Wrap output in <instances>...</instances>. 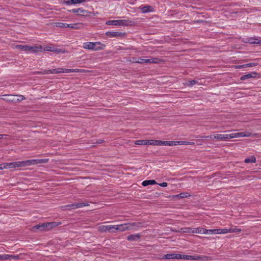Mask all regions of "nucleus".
<instances>
[{
  "label": "nucleus",
  "instance_id": "obj_31",
  "mask_svg": "<svg viewBox=\"0 0 261 261\" xmlns=\"http://www.w3.org/2000/svg\"><path fill=\"white\" fill-rule=\"evenodd\" d=\"M205 234H219L218 229H205Z\"/></svg>",
  "mask_w": 261,
  "mask_h": 261
},
{
  "label": "nucleus",
  "instance_id": "obj_6",
  "mask_svg": "<svg viewBox=\"0 0 261 261\" xmlns=\"http://www.w3.org/2000/svg\"><path fill=\"white\" fill-rule=\"evenodd\" d=\"M159 59L158 58H150L148 59H144L142 58H139L138 59V62L140 64H143V63H159Z\"/></svg>",
  "mask_w": 261,
  "mask_h": 261
},
{
  "label": "nucleus",
  "instance_id": "obj_13",
  "mask_svg": "<svg viewBox=\"0 0 261 261\" xmlns=\"http://www.w3.org/2000/svg\"><path fill=\"white\" fill-rule=\"evenodd\" d=\"M139 9L141 11L144 13L151 12L154 11L153 7L149 5H142L139 7Z\"/></svg>",
  "mask_w": 261,
  "mask_h": 261
},
{
  "label": "nucleus",
  "instance_id": "obj_34",
  "mask_svg": "<svg viewBox=\"0 0 261 261\" xmlns=\"http://www.w3.org/2000/svg\"><path fill=\"white\" fill-rule=\"evenodd\" d=\"M219 234L230 233V228L218 229Z\"/></svg>",
  "mask_w": 261,
  "mask_h": 261
},
{
  "label": "nucleus",
  "instance_id": "obj_47",
  "mask_svg": "<svg viewBox=\"0 0 261 261\" xmlns=\"http://www.w3.org/2000/svg\"><path fill=\"white\" fill-rule=\"evenodd\" d=\"M74 72H85V70L84 69H74Z\"/></svg>",
  "mask_w": 261,
  "mask_h": 261
},
{
  "label": "nucleus",
  "instance_id": "obj_8",
  "mask_svg": "<svg viewBox=\"0 0 261 261\" xmlns=\"http://www.w3.org/2000/svg\"><path fill=\"white\" fill-rule=\"evenodd\" d=\"M200 257L198 255H187L184 254H178L177 259H182L186 260H198Z\"/></svg>",
  "mask_w": 261,
  "mask_h": 261
},
{
  "label": "nucleus",
  "instance_id": "obj_29",
  "mask_svg": "<svg viewBox=\"0 0 261 261\" xmlns=\"http://www.w3.org/2000/svg\"><path fill=\"white\" fill-rule=\"evenodd\" d=\"M135 144L138 145H148V140H139L135 142Z\"/></svg>",
  "mask_w": 261,
  "mask_h": 261
},
{
  "label": "nucleus",
  "instance_id": "obj_45",
  "mask_svg": "<svg viewBox=\"0 0 261 261\" xmlns=\"http://www.w3.org/2000/svg\"><path fill=\"white\" fill-rule=\"evenodd\" d=\"M257 64L256 63H248V64H245V66H246V67H253V66H256Z\"/></svg>",
  "mask_w": 261,
  "mask_h": 261
},
{
  "label": "nucleus",
  "instance_id": "obj_21",
  "mask_svg": "<svg viewBox=\"0 0 261 261\" xmlns=\"http://www.w3.org/2000/svg\"><path fill=\"white\" fill-rule=\"evenodd\" d=\"M61 224V222H49V223H46L45 226H47V230H49L51 229V228L55 227Z\"/></svg>",
  "mask_w": 261,
  "mask_h": 261
},
{
  "label": "nucleus",
  "instance_id": "obj_55",
  "mask_svg": "<svg viewBox=\"0 0 261 261\" xmlns=\"http://www.w3.org/2000/svg\"><path fill=\"white\" fill-rule=\"evenodd\" d=\"M6 136H7V135H5V134H4V135H1V134H0V139H3V138H5Z\"/></svg>",
  "mask_w": 261,
  "mask_h": 261
},
{
  "label": "nucleus",
  "instance_id": "obj_37",
  "mask_svg": "<svg viewBox=\"0 0 261 261\" xmlns=\"http://www.w3.org/2000/svg\"><path fill=\"white\" fill-rule=\"evenodd\" d=\"M158 140H148V145H158Z\"/></svg>",
  "mask_w": 261,
  "mask_h": 261
},
{
  "label": "nucleus",
  "instance_id": "obj_26",
  "mask_svg": "<svg viewBox=\"0 0 261 261\" xmlns=\"http://www.w3.org/2000/svg\"><path fill=\"white\" fill-rule=\"evenodd\" d=\"M29 45H17L15 46V48L17 49H20L22 51H24L26 53H28V49Z\"/></svg>",
  "mask_w": 261,
  "mask_h": 261
},
{
  "label": "nucleus",
  "instance_id": "obj_25",
  "mask_svg": "<svg viewBox=\"0 0 261 261\" xmlns=\"http://www.w3.org/2000/svg\"><path fill=\"white\" fill-rule=\"evenodd\" d=\"M38 73L42 74H58L57 68L54 69L45 70L43 72H39Z\"/></svg>",
  "mask_w": 261,
  "mask_h": 261
},
{
  "label": "nucleus",
  "instance_id": "obj_14",
  "mask_svg": "<svg viewBox=\"0 0 261 261\" xmlns=\"http://www.w3.org/2000/svg\"><path fill=\"white\" fill-rule=\"evenodd\" d=\"M28 49V53H36L41 51L42 49V47L41 45L31 46H29Z\"/></svg>",
  "mask_w": 261,
  "mask_h": 261
},
{
  "label": "nucleus",
  "instance_id": "obj_42",
  "mask_svg": "<svg viewBox=\"0 0 261 261\" xmlns=\"http://www.w3.org/2000/svg\"><path fill=\"white\" fill-rule=\"evenodd\" d=\"M230 233L233 232H240L241 230L240 228H230Z\"/></svg>",
  "mask_w": 261,
  "mask_h": 261
},
{
  "label": "nucleus",
  "instance_id": "obj_19",
  "mask_svg": "<svg viewBox=\"0 0 261 261\" xmlns=\"http://www.w3.org/2000/svg\"><path fill=\"white\" fill-rule=\"evenodd\" d=\"M257 73L255 72H252L251 73L242 75L240 77V79H241V80L244 81V80H248L250 78L255 77L256 76V75H257Z\"/></svg>",
  "mask_w": 261,
  "mask_h": 261
},
{
  "label": "nucleus",
  "instance_id": "obj_48",
  "mask_svg": "<svg viewBox=\"0 0 261 261\" xmlns=\"http://www.w3.org/2000/svg\"><path fill=\"white\" fill-rule=\"evenodd\" d=\"M159 185L162 187H166L167 186L168 184L166 182H163L159 184Z\"/></svg>",
  "mask_w": 261,
  "mask_h": 261
},
{
  "label": "nucleus",
  "instance_id": "obj_58",
  "mask_svg": "<svg viewBox=\"0 0 261 261\" xmlns=\"http://www.w3.org/2000/svg\"><path fill=\"white\" fill-rule=\"evenodd\" d=\"M102 142V140H99V141L98 142V143H101Z\"/></svg>",
  "mask_w": 261,
  "mask_h": 261
},
{
  "label": "nucleus",
  "instance_id": "obj_22",
  "mask_svg": "<svg viewBox=\"0 0 261 261\" xmlns=\"http://www.w3.org/2000/svg\"><path fill=\"white\" fill-rule=\"evenodd\" d=\"M247 42L250 44H261V40H259L256 38H248L247 39Z\"/></svg>",
  "mask_w": 261,
  "mask_h": 261
},
{
  "label": "nucleus",
  "instance_id": "obj_2",
  "mask_svg": "<svg viewBox=\"0 0 261 261\" xmlns=\"http://www.w3.org/2000/svg\"><path fill=\"white\" fill-rule=\"evenodd\" d=\"M82 47L84 49L98 51L103 50L106 47V45L100 42H87L83 44Z\"/></svg>",
  "mask_w": 261,
  "mask_h": 261
},
{
  "label": "nucleus",
  "instance_id": "obj_38",
  "mask_svg": "<svg viewBox=\"0 0 261 261\" xmlns=\"http://www.w3.org/2000/svg\"><path fill=\"white\" fill-rule=\"evenodd\" d=\"M18 260L21 259L20 255H12L10 254V259Z\"/></svg>",
  "mask_w": 261,
  "mask_h": 261
},
{
  "label": "nucleus",
  "instance_id": "obj_5",
  "mask_svg": "<svg viewBox=\"0 0 261 261\" xmlns=\"http://www.w3.org/2000/svg\"><path fill=\"white\" fill-rule=\"evenodd\" d=\"M106 35L111 38H123L126 37V34L125 32L108 31Z\"/></svg>",
  "mask_w": 261,
  "mask_h": 261
},
{
  "label": "nucleus",
  "instance_id": "obj_27",
  "mask_svg": "<svg viewBox=\"0 0 261 261\" xmlns=\"http://www.w3.org/2000/svg\"><path fill=\"white\" fill-rule=\"evenodd\" d=\"M4 96L6 97V98H2L1 99H3L8 102H12L14 100V95L12 94H5L3 95Z\"/></svg>",
  "mask_w": 261,
  "mask_h": 261
},
{
  "label": "nucleus",
  "instance_id": "obj_53",
  "mask_svg": "<svg viewBox=\"0 0 261 261\" xmlns=\"http://www.w3.org/2000/svg\"><path fill=\"white\" fill-rule=\"evenodd\" d=\"M6 166H5V163L0 164V170H3L5 169Z\"/></svg>",
  "mask_w": 261,
  "mask_h": 261
},
{
  "label": "nucleus",
  "instance_id": "obj_9",
  "mask_svg": "<svg viewBox=\"0 0 261 261\" xmlns=\"http://www.w3.org/2000/svg\"><path fill=\"white\" fill-rule=\"evenodd\" d=\"M231 139H232V138H234L251 137L252 136V134L249 132H245L232 133V134H231Z\"/></svg>",
  "mask_w": 261,
  "mask_h": 261
},
{
  "label": "nucleus",
  "instance_id": "obj_23",
  "mask_svg": "<svg viewBox=\"0 0 261 261\" xmlns=\"http://www.w3.org/2000/svg\"><path fill=\"white\" fill-rule=\"evenodd\" d=\"M125 223L120 225H114V230H118L120 231H124L126 230L125 229Z\"/></svg>",
  "mask_w": 261,
  "mask_h": 261
},
{
  "label": "nucleus",
  "instance_id": "obj_30",
  "mask_svg": "<svg viewBox=\"0 0 261 261\" xmlns=\"http://www.w3.org/2000/svg\"><path fill=\"white\" fill-rule=\"evenodd\" d=\"M244 162L245 163H255L256 162V158L254 156H251L250 158H246Z\"/></svg>",
  "mask_w": 261,
  "mask_h": 261
},
{
  "label": "nucleus",
  "instance_id": "obj_1",
  "mask_svg": "<svg viewBox=\"0 0 261 261\" xmlns=\"http://www.w3.org/2000/svg\"><path fill=\"white\" fill-rule=\"evenodd\" d=\"M48 159H33L23 161H19L10 163V168H15L20 167L29 166L32 165L41 164L47 163L48 162Z\"/></svg>",
  "mask_w": 261,
  "mask_h": 261
},
{
  "label": "nucleus",
  "instance_id": "obj_17",
  "mask_svg": "<svg viewBox=\"0 0 261 261\" xmlns=\"http://www.w3.org/2000/svg\"><path fill=\"white\" fill-rule=\"evenodd\" d=\"M63 3L67 5L77 4L85 3L86 0H63Z\"/></svg>",
  "mask_w": 261,
  "mask_h": 261
},
{
  "label": "nucleus",
  "instance_id": "obj_40",
  "mask_svg": "<svg viewBox=\"0 0 261 261\" xmlns=\"http://www.w3.org/2000/svg\"><path fill=\"white\" fill-rule=\"evenodd\" d=\"M2 260L10 259V254L1 255Z\"/></svg>",
  "mask_w": 261,
  "mask_h": 261
},
{
  "label": "nucleus",
  "instance_id": "obj_51",
  "mask_svg": "<svg viewBox=\"0 0 261 261\" xmlns=\"http://www.w3.org/2000/svg\"><path fill=\"white\" fill-rule=\"evenodd\" d=\"M14 100L15 101H13L12 102H18V99H17V95H14Z\"/></svg>",
  "mask_w": 261,
  "mask_h": 261
},
{
  "label": "nucleus",
  "instance_id": "obj_35",
  "mask_svg": "<svg viewBox=\"0 0 261 261\" xmlns=\"http://www.w3.org/2000/svg\"><path fill=\"white\" fill-rule=\"evenodd\" d=\"M197 83H198V82L197 81L190 80V81H188L186 82V85L189 87H191Z\"/></svg>",
  "mask_w": 261,
  "mask_h": 261
},
{
  "label": "nucleus",
  "instance_id": "obj_24",
  "mask_svg": "<svg viewBox=\"0 0 261 261\" xmlns=\"http://www.w3.org/2000/svg\"><path fill=\"white\" fill-rule=\"evenodd\" d=\"M178 254L175 253H169L165 254L163 256V258L164 259H177Z\"/></svg>",
  "mask_w": 261,
  "mask_h": 261
},
{
  "label": "nucleus",
  "instance_id": "obj_44",
  "mask_svg": "<svg viewBox=\"0 0 261 261\" xmlns=\"http://www.w3.org/2000/svg\"><path fill=\"white\" fill-rule=\"evenodd\" d=\"M177 145V141H168V146Z\"/></svg>",
  "mask_w": 261,
  "mask_h": 261
},
{
  "label": "nucleus",
  "instance_id": "obj_16",
  "mask_svg": "<svg viewBox=\"0 0 261 261\" xmlns=\"http://www.w3.org/2000/svg\"><path fill=\"white\" fill-rule=\"evenodd\" d=\"M46 223H42L40 224L36 225L32 227L33 231H36L38 229L41 230V231H46L47 230V226H45Z\"/></svg>",
  "mask_w": 261,
  "mask_h": 261
},
{
  "label": "nucleus",
  "instance_id": "obj_41",
  "mask_svg": "<svg viewBox=\"0 0 261 261\" xmlns=\"http://www.w3.org/2000/svg\"><path fill=\"white\" fill-rule=\"evenodd\" d=\"M65 70L66 68H57V72L58 73H66V70Z\"/></svg>",
  "mask_w": 261,
  "mask_h": 261
},
{
  "label": "nucleus",
  "instance_id": "obj_43",
  "mask_svg": "<svg viewBox=\"0 0 261 261\" xmlns=\"http://www.w3.org/2000/svg\"><path fill=\"white\" fill-rule=\"evenodd\" d=\"M17 99H18V102H20L22 100L25 99V97L21 95H17Z\"/></svg>",
  "mask_w": 261,
  "mask_h": 261
},
{
  "label": "nucleus",
  "instance_id": "obj_4",
  "mask_svg": "<svg viewBox=\"0 0 261 261\" xmlns=\"http://www.w3.org/2000/svg\"><path fill=\"white\" fill-rule=\"evenodd\" d=\"M129 22H131L127 20H112L107 21L106 24L109 25L125 26L128 25Z\"/></svg>",
  "mask_w": 261,
  "mask_h": 261
},
{
  "label": "nucleus",
  "instance_id": "obj_15",
  "mask_svg": "<svg viewBox=\"0 0 261 261\" xmlns=\"http://www.w3.org/2000/svg\"><path fill=\"white\" fill-rule=\"evenodd\" d=\"M125 229L127 230L135 229V227H139L141 226L140 223H125Z\"/></svg>",
  "mask_w": 261,
  "mask_h": 261
},
{
  "label": "nucleus",
  "instance_id": "obj_7",
  "mask_svg": "<svg viewBox=\"0 0 261 261\" xmlns=\"http://www.w3.org/2000/svg\"><path fill=\"white\" fill-rule=\"evenodd\" d=\"M211 138H214L218 140L224 141L229 139H231V136L230 134H217L213 137L210 136Z\"/></svg>",
  "mask_w": 261,
  "mask_h": 261
},
{
  "label": "nucleus",
  "instance_id": "obj_59",
  "mask_svg": "<svg viewBox=\"0 0 261 261\" xmlns=\"http://www.w3.org/2000/svg\"><path fill=\"white\" fill-rule=\"evenodd\" d=\"M0 260H2L1 255L0 254Z\"/></svg>",
  "mask_w": 261,
  "mask_h": 261
},
{
  "label": "nucleus",
  "instance_id": "obj_57",
  "mask_svg": "<svg viewBox=\"0 0 261 261\" xmlns=\"http://www.w3.org/2000/svg\"><path fill=\"white\" fill-rule=\"evenodd\" d=\"M164 145L168 146V141H164Z\"/></svg>",
  "mask_w": 261,
  "mask_h": 261
},
{
  "label": "nucleus",
  "instance_id": "obj_12",
  "mask_svg": "<svg viewBox=\"0 0 261 261\" xmlns=\"http://www.w3.org/2000/svg\"><path fill=\"white\" fill-rule=\"evenodd\" d=\"M188 230L185 231L187 232H192L194 233H204L205 234V228H201V227H197V228H187Z\"/></svg>",
  "mask_w": 261,
  "mask_h": 261
},
{
  "label": "nucleus",
  "instance_id": "obj_56",
  "mask_svg": "<svg viewBox=\"0 0 261 261\" xmlns=\"http://www.w3.org/2000/svg\"><path fill=\"white\" fill-rule=\"evenodd\" d=\"M138 58H134V59H133V62L134 63H138V62H137V61H138Z\"/></svg>",
  "mask_w": 261,
  "mask_h": 261
},
{
  "label": "nucleus",
  "instance_id": "obj_52",
  "mask_svg": "<svg viewBox=\"0 0 261 261\" xmlns=\"http://www.w3.org/2000/svg\"><path fill=\"white\" fill-rule=\"evenodd\" d=\"M10 163H5V169L10 168Z\"/></svg>",
  "mask_w": 261,
  "mask_h": 261
},
{
  "label": "nucleus",
  "instance_id": "obj_18",
  "mask_svg": "<svg viewBox=\"0 0 261 261\" xmlns=\"http://www.w3.org/2000/svg\"><path fill=\"white\" fill-rule=\"evenodd\" d=\"M67 26L72 29H81L84 27V24L82 23H76L68 24Z\"/></svg>",
  "mask_w": 261,
  "mask_h": 261
},
{
  "label": "nucleus",
  "instance_id": "obj_36",
  "mask_svg": "<svg viewBox=\"0 0 261 261\" xmlns=\"http://www.w3.org/2000/svg\"><path fill=\"white\" fill-rule=\"evenodd\" d=\"M67 25H68V23L60 22L56 23V26L60 28H68Z\"/></svg>",
  "mask_w": 261,
  "mask_h": 261
},
{
  "label": "nucleus",
  "instance_id": "obj_39",
  "mask_svg": "<svg viewBox=\"0 0 261 261\" xmlns=\"http://www.w3.org/2000/svg\"><path fill=\"white\" fill-rule=\"evenodd\" d=\"M53 52L55 53H64L65 51L61 49L53 48Z\"/></svg>",
  "mask_w": 261,
  "mask_h": 261
},
{
  "label": "nucleus",
  "instance_id": "obj_33",
  "mask_svg": "<svg viewBox=\"0 0 261 261\" xmlns=\"http://www.w3.org/2000/svg\"><path fill=\"white\" fill-rule=\"evenodd\" d=\"M195 143L193 142H189V141H177V145H194Z\"/></svg>",
  "mask_w": 261,
  "mask_h": 261
},
{
  "label": "nucleus",
  "instance_id": "obj_46",
  "mask_svg": "<svg viewBox=\"0 0 261 261\" xmlns=\"http://www.w3.org/2000/svg\"><path fill=\"white\" fill-rule=\"evenodd\" d=\"M53 48L50 47V46H46L44 48V50L45 51H52L53 52Z\"/></svg>",
  "mask_w": 261,
  "mask_h": 261
},
{
  "label": "nucleus",
  "instance_id": "obj_50",
  "mask_svg": "<svg viewBox=\"0 0 261 261\" xmlns=\"http://www.w3.org/2000/svg\"><path fill=\"white\" fill-rule=\"evenodd\" d=\"M74 69H66V70H66V73L74 72Z\"/></svg>",
  "mask_w": 261,
  "mask_h": 261
},
{
  "label": "nucleus",
  "instance_id": "obj_11",
  "mask_svg": "<svg viewBox=\"0 0 261 261\" xmlns=\"http://www.w3.org/2000/svg\"><path fill=\"white\" fill-rule=\"evenodd\" d=\"M70 12H72L73 13H76L79 15L82 16H86L88 15V12L86 10H84L82 8H78V9H73L70 10H68Z\"/></svg>",
  "mask_w": 261,
  "mask_h": 261
},
{
  "label": "nucleus",
  "instance_id": "obj_20",
  "mask_svg": "<svg viewBox=\"0 0 261 261\" xmlns=\"http://www.w3.org/2000/svg\"><path fill=\"white\" fill-rule=\"evenodd\" d=\"M140 237L141 236L139 233H135L127 236V239L130 241H136L139 240Z\"/></svg>",
  "mask_w": 261,
  "mask_h": 261
},
{
  "label": "nucleus",
  "instance_id": "obj_10",
  "mask_svg": "<svg viewBox=\"0 0 261 261\" xmlns=\"http://www.w3.org/2000/svg\"><path fill=\"white\" fill-rule=\"evenodd\" d=\"M114 225H101L98 227V230L101 232H114Z\"/></svg>",
  "mask_w": 261,
  "mask_h": 261
},
{
  "label": "nucleus",
  "instance_id": "obj_3",
  "mask_svg": "<svg viewBox=\"0 0 261 261\" xmlns=\"http://www.w3.org/2000/svg\"><path fill=\"white\" fill-rule=\"evenodd\" d=\"M89 204L87 202H78L74 203L71 204L66 205L63 206L62 207L64 210H69L71 209H76L78 208H81L83 206H88Z\"/></svg>",
  "mask_w": 261,
  "mask_h": 261
},
{
  "label": "nucleus",
  "instance_id": "obj_54",
  "mask_svg": "<svg viewBox=\"0 0 261 261\" xmlns=\"http://www.w3.org/2000/svg\"><path fill=\"white\" fill-rule=\"evenodd\" d=\"M158 145H164V141L158 140Z\"/></svg>",
  "mask_w": 261,
  "mask_h": 261
},
{
  "label": "nucleus",
  "instance_id": "obj_32",
  "mask_svg": "<svg viewBox=\"0 0 261 261\" xmlns=\"http://www.w3.org/2000/svg\"><path fill=\"white\" fill-rule=\"evenodd\" d=\"M190 196V195L187 192L181 193L178 195L174 196L175 197H179L180 198H187Z\"/></svg>",
  "mask_w": 261,
  "mask_h": 261
},
{
  "label": "nucleus",
  "instance_id": "obj_28",
  "mask_svg": "<svg viewBox=\"0 0 261 261\" xmlns=\"http://www.w3.org/2000/svg\"><path fill=\"white\" fill-rule=\"evenodd\" d=\"M156 182L154 180H144L142 182V185L143 186H147L150 185H154L156 184Z\"/></svg>",
  "mask_w": 261,
  "mask_h": 261
},
{
  "label": "nucleus",
  "instance_id": "obj_49",
  "mask_svg": "<svg viewBox=\"0 0 261 261\" xmlns=\"http://www.w3.org/2000/svg\"><path fill=\"white\" fill-rule=\"evenodd\" d=\"M235 68L236 69H238V68H246V66H245V64H243V65H237L235 66Z\"/></svg>",
  "mask_w": 261,
  "mask_h": 261
}]
</instances>
